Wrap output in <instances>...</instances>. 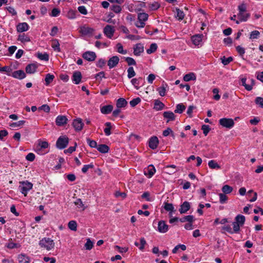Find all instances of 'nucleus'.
<instances>
[{
	"instance_id": "obj_1",
	"label": "nucleus",
	"mask_w": 263,
	"mask_h": 263,
	"mask_svg": "<svg viewBox=\"0 0 263 263\" xmlns=\"http://www.w3.org/2000/svg\"><path fill=\"white\" fill-rule=\"evenodd\" d=\"M238 13L237 14L238 18L241 21L246 22L250 16V14L246 13L247 5L244 3H242L238 6Z\"/></svg>"
},
{
	"instance_id": "obj_2",
	"label": "nucleus",
	"mask_w": 263,
	"mask_h": 263,
	"mask_svg": "<svg viewBox=\"0 0 263 263\" xmlns=\"http://www.w3.org/2000/svg\"><path fill=\"white\" fill-rule=\"evenodd\" d=\"M39 245L41 248H44L49 251L54 248V242L51 238L44 237L39 241Z\"/></svg>"
},
{
	"instance_id": "obj_3",
	"label": "nucleus",
	"mask_w": 263,
	"mask_h": 263,
	"mask_svg": "<svg viewBox=\"0 0 263 263\" xmlns=\"http://www.w3.org/2000/svg\"><path fill=\"white\" fill-rule=\"evenodd\" d=\"M20 184L19 190L25 196H26L28 192L32 189L33 184L28 181H21L20 182Z\"/></svg>"
},
{
	"instance_id": "obj_4",
	"label": "nucleus",
	"mask_w": 263,
	"mask_h": 263,
	"mask_svg": "<svg viewBox=\"0 0 263 263\" xmlns=\"http://www.w3.org/2000/svg\"><path fill=\"white\" fill-rule=\"evenodd\" d=\"M69 143V139L66 136H60L57 140L56 142L57 147L62 149L67 147Z\"/></svg>"
},
{
	"instance_id": "obj_5",
	"label": "nucleus",
	"mask_w": 263,
	"mask_h": 263,
	"mask_svg": "<svg viewBox=\"0 0 263 263\" xmlns=\"http://www.w3.org/2000/svg\"><path fill=\"white\" fill-rule=\"evenodd\" d=\"M219 123L222 126L229 129L232 128L234 125L233 120L230 118H221L219 120Z\"/></svg>"
},
{
	"instance_id": "obj_6",
	"label": "nucleus",
	"mask_w": 263,
	"mask_h": 263,
	"mask_svg": "<svg viewBox=\"0 0 263 263\" xmlns=\"http://www.w3.org/2000/svg\"><path fill=\"white\" fill-rule=\"evenodd\" d=\"M115 30L114 26L107 25L103 29L104 34L109 39H111L114 35Z\"/></svg>"
},
{
	"instance_id": "obj_7",
	"label": "nucleus",
	"mask_w": 263,
	"mask_h": 263,
	"mask_svg": "<svg viewBox=\"0 0 263 263\" xmlns=\"http://www.w3.org/2000/svg\"><path fill=\"white\" fill-rule=\"evenodd\" d=\"M82 57L88 61L92 62L95 60L97 55L95 52L88 51L83 53Z\"/></svg>"
},
{
	"instance_id": "obj_8",
	"label": "nucleus",
	"mask_w": 263,
	"mask_h": 263,
	"mask_svg": "<svg viewBox=\"0 0 263 263\" xmlns=\"http://www.w3.org/2000/svg\"><path fill=\"white\" fill-rule=\"evenodd\" d=\"M72 125L76 131H81L84 126L82 120L80 118L74 119L72 122Z\"/></svg>"
},
{
	"instance_id": "obj_9",
	"label": "nucleus",
	"mask_w": 263,
	"mask_h": 263,
	"mask_svg": "<svg viewBox=\"0 0 263 263\" xmlns=\"http://www.w3.org/2000/svg\"><path fill=\"white\" fill-rule=\"evenodd\" d=\"M168 230V226L164 220H160L158 223V231L161 233H165Z\"/></svg>"
},
{
	"instance_id": "obj_10",
	"label": "nucleus",
	"mask_w": 263,
	"mask_h": 263,
	"mask_svg": "<svg viewBox=\"0 0 263 263\" xmlns=\"http://www.w3.org/2000/svg\"><path fill=\"white\" fill-rule=\"evenodd\" d=\"M119 60V58L118 56H113L108 61L107 65L110 69H111L118 64Z\"/></svg>"
},
{
	"instance_id": "obj_11",
	"label": "nucleus",
	"mask_w": 263,
	"mask_h": 263,
	"mask_svg": "<svg viewBox=\"0 0 263 263\" xmlns=\"http://www.w3.org/2000/svg\"><path fill=\"white\" fill-rule=\"evenodd\" d=\"M68 119L65 116L59 115L55 119V123L58 126H61L67 124Z\"/></svg>"
},
{
	"instance_id": "obj_12",
	"label": "nucleus",
	"mask_w": 263,
	"mask_h": 263,
	"mask_svg": "<svg viewBox=\"0 0 263 263\" xmlns=\"http://www.w3.org/2000/svg\"><path fill=\"white\" fill-rule=\"evenodd\" d=\"M82 78V74L80 71H74L72 77V82L76 84H79L81 81Z\"/></svg>"
},
{
	"instance_id": "obj_13",
	"label": "nucleus",
	"mask_w": 263,
	"mask_h": 263,
	"mask_svg": "<svg viewBox=\"0 0 263 263\" xmlns=\"http://www.w3.org/2000/svg\"><path fill=\"white\" fill-rule=\"evenodd\" d=\"M191 208V204L188 201H184L181 204L179 211L180 214L186 213Z\"/></svg>"
},
{
	"instance_id": "obj_14",
	"label": "nucleus",
	"mask_w": 263,
	"mask_h": 263,
	"mask_svg": "<svg viewBox=\"0 0 263 263\" xmlns=\"http://www.w3.org/2000/svg\"><path fill=\"white\" fill-rule=\"evenodd\" d=\"M93 31V28L85 26L81 27L80 30V32L84 35H91Z\"/></svg>"
},
{
	"instance_id": "obj_15",
	"label": "nucleus",
	"mask_w": 263,
	"mask_h": 263,
	"mask_svg": "<svg viewBox=\"0 0 263 263\" xmlns=\"http://www.w3.org/2000/svg\"><path fill=\"white\" fill-rule=\"evenodd\" d=\"M37 65L35 63L29 64L27 65L25 68V70L27 73L33 74L34 73L36 69L37 68Z\"/></svg>"
},
{
	"instance_id": "obj_16",
	"label": "nucleus",
	"mask_w": 263,
	"mask_h": 263,
	"mask_svg": "<svg viewBox=\"0 0 263 263\" xmlns=\"http://www.w3.org/2000/svg\"><path fill=\"white\" fill-rule=\"evenodd\" d=\"M158 143V138L156 136H153L149 139L148 145L151 148L155 149L157 147Z\"/></svg>"
},
{
	"instance_id": "obj_17",
	"label": "nucleus",
	"mask_w": 263,
	"mask_h": 263,
	"mask_svg": "<svg viewBox=\"0 0 263 263\" xmlns=\"http://www.w3.org/2000/svg\"><path fill=\"white\" fill-rule=\"evenodd\" d=\"M203 35L202 34H197L192 36L191 39L193 43L197 46L199 45L202 42Z\"/></svg>"
},
{
	"instance_id": "obj_18",
	"label": "nucleus",
	"mask_w": 263,
	"mask_h": 263,
	"mask_svg": "<svg viewBox=\"0 0 263 263\" xmlns=\"http://www.w3.org/2000/svg\"><path fill=\"white\" fill-rule=\"evenodd\" d=\"M144 51V46L141 43H138L134 47V53L135 55L138 56Z\"/></svg>"
},
{
	"instance_id": "obj_19",
	"label": "nucleus",
	"mask_w": 263,
	"mask_h": 263,
	"mask_svg": "<svg viewBox=\"0 0 263 263\" xmlns=\"http://www.w3.org/2000/svg\"><path fill=\"white\" fill-rule=\"evenodd\" d=\"M163 117L164 118L167 119L166 122L168 123L170 121H174L175 120V114L171 111H164L163 112Z\"/></svg>"
},
{
	"instance_id": "obj_20",
	"label": "nucleus",
	"mask_w": 263,
	"mask_h": 263,
	"mask_svg": "<svg viewBox=\"0 0 263 263\" xmlns=\"http://www.w3.org/2000/svg\"><path fill=\"white\" fill-rule=\"evenodd\" d=\"M29 27L27 23H20L16 26V30L18 32H23L27 31Z\"/></svg>"
},
{
	"instance_id": "obj_21",
	"label": "nucleus",
	"mask_w": 263,
	"mask_h": 263,
	"mask_svg": "<svg viewBox=\"0 0 263 263\" xmlns=\"http://www.w3.org/2000/svg\"><path fill=\"white\" fill-rule=\"evenodd\" d=\"M165 107V105L163 103L161 102L159 100H155L154 101V109L156 111H160L164 109Z\"/></svg>"
},
{
	"instance_id": "obj_22",
	"label": "nucleus",
	"mask_w": 263,
	"mask_h": 263,
	"mask_svg": "<svg viewBox=\"0 0 263 263\" xmlns=\"http://www.w3.org/2000/svg\"><path fill=\"white\" fill-rule=\"evenodd\" d=\"M12 76L15 78L21 80L26 77V74L23 70H19L14 71L12 73Z\"/></svg>"
},
{
	"instance_id": "obj_23",
	"label": "nucleus",
	"mask_w": 263,
	"mask_h": 263,
	"mask_svg": "<svg viewBox=\"0 0 263 263\" xmlns=\"http://www.w3.org/2000/svg\"><path fill=\"white\" fill-rule=\"evenodd\" d=\"M167 87V85L164 82H163L162 86L157 89V90L158 91V93L160 96L163 97L165 95L166 88Z\"/></svg>"
},
{
	"instance_id": "obj_24",
	"label": "nucleus",
	"mask_w": 263,
	"mask_h": 263,
	"mask_svg": "<svg viewBox=\"0 0 263 263\" xmlns=\"http://www.w3.org/2000/svg\"><path fill=\"white\" fill-rule=\"evenodd\" d=\"M142 81H144L142 77H139L138 78H134L131 80V83L135 86L137 90L139 89V85Z\"/></svg>"
},
{
	"instance_id": "obj_25",
	"label": "nucleus",
	"mask_w": 263,
	"mask_h": 263,
	"mask_svg": "<svg viewBox=\"0 0 263 263\" xmlns=\"http://www.w3.org/2000/svg\"><path fill=\"white\" fill-rule=\"evenodd\" d=\"M17 258L20 263H29L30 261V258L23 254H20Z\"/></svg>"
},
{
	"instance_id": "obj_26",
	"label": "nucleus",
	"mask_w": 263,
	"mask_h": 263,
	"mask_svg": "<svg viewBox=\"0 0 263 263\" xmlns=\"http://www.w3.org/2000/svg\"><path fill=\"white\" fill-rule=\"evenodd\" d=\"M155 172V168L153 165H149L147 168L144 171L145 174L148 175L149 178L152 177Z\"/></svg>"
},
{
	"instance_id": "obj_27",
	"label": "nucleus",
	"mask_w": 263,
	"mask_h": 263,
	"mask_svg": "<svg viewBox=\"0 0 263 263\" xmlns=\"http://www.w3.org/2000/svg\"><path fill=\"white\" fill-rule=\"evenodd\" d=\"M113 109V106L111 105L103 106L101 108V112L103 114H108L110 113Z\"/></svg>"
},
{
	"instance_id": "obj_28",
	"label": "nucleus",
	"mask_w": 263,
	"mask_h": 263,
	"mask_svg": "<svg viewBox=\"0 0 263 263\" xmlns=\"http://www.w3.org/2000/svg\"><path fill=\"white\" fill-rule=\"evenodd\" d=\"M177 166L175 165H169L165 166L166 172L168 174H173L177 172Z\"/></svg>"
},
{
	"instance_id": "obj_29",
	"label": "nucleus",
	"mask_w": 263,
	"mask_h": 263,
	"mask_svg": "<svg viewBox=\"0 0 263 263\" xmlns=\"http://www.w3.org/2000/svg\"><path fill=\"white\" fill-rule=\"evenodd\" d=\"M127 102L124 98H121L117 100L116 106L117 108L124 107L126 106Z\"/></svg>"
},
{
	"instance_id": "obj_30",
	"label": "nucleus",
	"mask_w": 263,
	"mask_h": 263,
	"mask_svg": "<svg viewBox=\"0 0 263 263\" xmlns=\"http://www.w3.org/2000/svg\"><path fill=\"white\" fill-rule=\"evenodd\" d=\"M97 149L102 153H107L108 152L109 148L106 144H100L98 145Z\"/></svg>"
},
{
	"instance_id": "obj_31",
	"label": "nucleus",
	"mask_w": 263,
	"mask_h": 263,
	"mask_svg": "<svg viewBox=\"0 0 263 263\" xmlns=\"http://www.w3.org/2000/svg\"><path fill=\"white\" fill-rule=\"evenodd\" d=\"M235 220L236 222L242 226L245 223L246 218L243 215L239 214L236 216Z\"/></svg>"
},
{
	"instance_id": "obj_32",
	"label": "nucleus",
	"mask_w": 263,
	"mask_h": 263,
	"mask_svg": "<svg viewBox=\"0 0 263 263\" xmlns=\"http://www.w3.org/2000/svg\"><path fill=\"white\" fill-rule=\"evenodd\" d=\"M17 40L22 43L29 42L30 41V37L25 33L20 34L18 36Z\"/></svg>"
},
{
	"instance_id": "obj_33",
	"label": "nucleus",
	"mask_w": 263,
	"mask_h": 263,
	"mask_svg": "<svg viewBox=\"0 0 263 263\" xmlns=\"http://www.w3.org/2000/svg\"><path fill=\"white\" fill-rule=\"evenodd\" d=\"M185 106L182 103L178 104L176 106V109L174 111L175 113L182 114L183 111L185 109Z\"/></svg>"
},
{
	"instance_id": "obj_34",
	"label": "nucleus",
	"mask_w": 263,
	"mask_h": 263,
	"mask_svg": "<svg viewBox=\"0 0 263 263\" xmlns=\"http://www.w3.org/2000/svg\"><path fill=\"white\" fill-rule=\"evenodd\" d=\"M196 76L193 72L187 73V74H185L183 77L184 81H185L186 82H189L191 80H196Z\"/></svg>"
},
{
	"instance_id": "obj_35",
	"label": "nucleus",
	"mask_w": 263,
	"mask_h": 263,
	"mask_svg": "<svg viewBox=\"0 0 263 263\" xmlns=\"http://www.w3.org/2000/svg\"><path fill=\"white\" fill-rule=\"evenodd\" d=\"M54 76L50 73H48L46 75L45 78V85H49L53 80Z\"/></svg>"
},
{
	"instance_id": "obj_36",
	"label": "nucleus",
	"mask_w": 263,
	"mask_h": 263,
	"mask_svg": "<svg viewBox=\"0 0 263 263\" xmlns=\"http://www.w3.org/2000/svg\"><path fill=\"white\" fill-rule=\"evenodd\" d=\"M74 204L77 206L78 208L80 209L82 211H84L86 209V207L83 204L82 200L80 198L77 199L74 201Z\"/></svg>"
},
{
	"instance_id": "obj_37",
	"label": "nucleus",
	"mask_w": 263,
	"mask_h": 263,
	"mask_svg": "<svg viewBox=\"0 0 263 263\" xmlns=\"http://www.w3.org/2000/svg\"><path fill=\"white\" fill-rule=\"evenodd\" d=\"M148 15L146 13H139L138 14V20L140 21L145 22L148 20Z\"/></svg>"
},
{
	"instance_id": "obj_38",
	"label": "nucleus",
	"mask_w": 263,
	"mask_h": 263,
	"mask_svg": "<svg viewBox=\"0 0 263 263\" xmlns=\"http://www.w3.org/2000/svg\"><path fill=\"white\" fill-rule=\"evenodd\" d=\"M209 166L212 169H220V166L214 160H212L208 162Z\"/></svg>"
},
{
	"instance_id": "obj_39",
	"label": "nucleus",
	"mask_w": 263,
	"mask_h": 263,
	"mask_svg": "<svg viewBox=\"0 0 263 263\" xmlns=\"http://www.w3.org/2000/svg\"><path fill=\"white\" fill-rule=\"evenodd\" d=\"M51 47L53 50L57 52L60 51V44L58 40H53L52 41Z\"/></svg>"
},
{
	"instance_id": "obj_40",
	"label": "nucleus",
	"mask_w": 263,
	"mask_h": 263,
	"mask_svg": "<svg viewBox=\"0 0 263 263\" xmlns=\"http://www.w3.org/2000/svg\"><path fill=\"white\" fill-rule=\"evenodd\" d=\"M48 143L46 141H40L36 146L37 150H41L42 148H46L48 147Z\"/></svg>"
},
{
	"instance_id": "obj_41",
	"label": "nucleus",
	"mask_w": 263,
	"mask_h": 263,
	"mask_svg": "<svg viewBox=\"0 0 263 263\" xmlns=\"http://www.w3.org/2000/svg\"><path fill=\"white\" fill-rule=\"evenodd\" d=\"M105 125L106 127L104 128V132L105 135L108 136L111 135V124L110 122H106Z\"/></svg>"
},
{
	"instance_id": "obj_42",
	"label": "nucleus",
	"mask_w": 263,
	"mask_h": 263,
	"mask_svg": "<svg viewBox=\"0 0 263 263\" xmlns=\"http://www.w3.org/2000/svg\"><path fill=\"white\" fill-rule=\"evenodd\" d=\"M37 57L41 60L48 61L49 60V55L47 53H37Z\"/></svg>"
},
{
	"instance_id": "obj_43",
	"label": "nucleus",
	"mask_w": 263,
	"mask_h": 263,
	"mask_svg": "<svg viewBox=\"0 0 263 263\" xmlns=\"http://www.w3.org/2000/svg\"><path fill=\"white\" fill-rule=\"evenodd\" d=\"M176 17L177 18L178 20H182L184 18V13L183 11L181 10L179 8H176Z\"/></svg>"
},
{
	"instance_id": "obj_44",
	"label": "nucleus",
	"mask_w": 263,
	"mask_h": 263,
	"mask_svg": "<svg viewBox=\"0 0 263 263\" xmlns=\"http://www.w3.org/2000/svg\"><path fill=\"white\" fill-rule=\"evenodd\" d=\"M221 190L223 194H228L233 191V188L229 185H224L222 186Z\"/></svg>"
},
{
	"instance_id": "obj_45",
	"label": "nucleus",
	"mask_w": 263,
	"mask_h": 263,
	"mask_svg": "<svg viewBox=\"0 0 263 263\" xmlns=\"http://www.w3.org/2000/svg\"><path fill=\"white\" fill-rule=\"evenodd\" d=\"M68 227L72 231H76L77 229V223L74 220H71L68 222Z\"/></svg>"
},
{
	"instance_id": "obj_46",
	"label": "nucleus",
	"mask_w": 263,
	"mask_h": 263,
	"mask_svg": "<svg viewBox=\"0 0 263 263\" xmlns=\"http://www.w3.org/2000/svg\"><path fill=\"white\" fill-rule=\"evenodd\" d=\"M179 220L181 222H184L185 221L192 222L194 220V216L193 215H187L180 218Z\"/></svg>"
},
{
	"instance_id": "obj_47",
	"label": "nucleus",
	"mask_w": 263,
	"mask_h": 263,
	"mask_svg": "<svg viewBox=\"0 0 263 263\" xmlns=\"http://www.w3.org/2000/svg\"><path fill=\"white\" fill-rule=\"evenodd\" d=\"M232 226L233 227L232 229L233 234L239 233L240 231V227H241V226L237 223V222H236L235 221L232 223Z\"/></svg>"
},
{
	"instance_id": "obj_48",
	"label": "nucleus",
	"mask_w": 263,
	"mask_h": 263,
	"mask_svg": "<svg viewBox=\"0 0 263 263\" xmlns=\"http://www.w3.org/2000/svg\"><path fill=\"white\" fill-rule=\"evenodd\" d=\"M157 48V45L156 43H153L150 45L149 48L146 50V52L148 54H151L154 52Z\"/></svg>"
},
{
	"instance_id": "obj_49",
	"label": "nucleus",
	"mask_w": 263,
	"mask_h": 263,
	"mask_svg": "<svg viewBox=\"0 0 263 263\" xmlns=\"http://www.w3.org/2000/svg\"><path fill=\"white\" fill-rule=\"evenodd\" d=\"M181 249L182 251H184L186 249V247L184 245L179 244L177 245L172 250L173 253H176L178 249Z\"/></svg>"
},
{
	"instance_id": "obj_50",
	"label": "nucleus",
	"mask_w": 263,
	"mask_h": 263,
	"mask_svg": "<svg viewBox=\"0 0 263 263\" xmlns=\"http://www.w3.org/2000/svg\"><path fill=\"white\" fill-rule=\"evenodd\" d=\"M136 76V72L134 69L133 67H129L127 69V77L128 79H131L132 78L135 77Z\"/></svg>"
},
{
	"instance_id": "obj_51",
	"label": "nucleus",
	"mask_w": 263,
	"mask_h": 263,
	"mask_svg": "<svg viewBox=\"0 0 263 263\" xmlns=\"http://www.w3.org/2000/svg\"><path fill=\"white\" fill-rule=\"evenodd\" d=\"M25 121L24 120H21L16 122H13L9 124L10 126L12 128H15L17 127H20L24 124Z\"/></svg>"
},
{
	"instance_id": "obj_52",
	"label": "nucleus",
	"mask_w": 263,
	"mask_h": 263,
	"mask_svg": "<svg viewBox=\"0 0 263 263\" xmlns=\"http://www.w3.org/2000/svg\"><path fill=\"white\" fill-rule=\"evenodd\" d=\"M221 60L222 63L223 65H227L229 64L232 61L233 58L231 57L226 58L224 56H223V57H222L221 58Z\"/></svg>"
},
{
	"instance_id": "obj_53",
	"label": "nucleus",
	"mask_w": 263,
	"mask_h": 263,
	"mask_svg": "<svg viewBox=\"0 0 263 263\" xmlns=\"http://www.w3.org/2000/svg\"><path fill=\"white\" fill-rule=\"evenodd\" d=\"M117 48V51L121 54H125L127 53V50H124L123 46L121 43H118L116 45Z\"/></svg>"
},
{
	"instance_id": "obj_54",
	"label": "nucleus",
	"mask_w": 263,
	"mask_h": 263,
	"mask_svg": "<svg viewBox=\"0 0 263 263\" xmlns=\"http://www.w3.org/2000/svg\"><path fill=\"white\" fill-rule=\"evenodd\" d=\"M246 81L247 79L246 78H243L241 79L242 85L245 87V89L248 91H250L252 90V86L249 84H247Z\"/></svg>"
},
{
	"instance_id": "obj_55",
	"label": "nucleus",
	"mask_w": 263,
	"mask_h": 263,
	"mask_svg": "<svg viewBox=\"0 0 263 263\" xmlns=\"http://www.w3.org/2000/svg\"><path fill=\"white\" fill-rule=\"evenodd\" d=\"M219 202L221 204L226 203L228 199V197L225 194L220 193L219 194Z\"/></svg>"
},
{
	"instance_id": "obj_56",
	"label": "nucleus",
	"mask_w": 263,
	"mask_h": 263,
	"mask_svg": "<svg viewBox=\"0 0 263 263\" xmlns=\"http://www.w3.org/2000/svg\"><path fill=\"white\" fill-rule=\"evenodd\" d=\"M164 209L167 211L173 212L174 211V208L173 204L165 202Z\"/></svg>"
},
{
	"instance_id": "obj_57",
	"label": "nucleus",
	"mask_w": 263,
	"mask_h": 263,
	"mask_svg": "<svg viewBox=\"0 0 263 263\" xmlns=\"http://www.w3.org/2000/svg\"><path fill=\"white\" fill-rule=\"evenodd\" d=\"M260 35V32L257 30H254L250 33V39H256Z\"/></svg>"
},
{
	"instance_id": "obj_58",
	"label": "nucleus",
	"mask_w": 263,
	"mask_h": 263,
	"mask_svg": "<svg viewBox=\"0 0 263 263\" xmlns=\"http://www.w3.org/2000/svg\"><path fill=\"white\" fill-rule=\"evenodd\" d=\"M61 11L59 8H54L50 13V15L52 17H57L60 15Z\"/></svg>"
},
{
	"instance_id": "obj_59",
	"label": "nucleus",
	"mask_w": 263,
	"mask_h": 263,
	"mask_svg": "<svg viewBox=\"0 0 263 263\" xmlns=\"http://www.w3.org/2000/svg\"><path fill=\"white\" fill-rule=\"evenodd\" d=\"M141 102V99L139 97L132 100L129 104L132 107H135Z\"/></svg>"
},
{
	"instance_id": "obj_60",
	"label": "nucleus",
	"mask_w": 263,
	"mask_h": 263,
	"mask_svg": "<svg viewBox=\"0 0 263 263\" xmlns=\"http://www.w3.org/2000/svg\"><path fill=\"white\" fill-rule=\"evenodd\" d=\"M110 9L116 13H119L121 12L122 8L119 5H114L110 7Z\"/></svg>"
},
{
	"instance_id": "obj_61",
	"label": "nucleus",
	"mask_w": 263,
	"mask_h": 263,
	"mask_svg": "<svg viewBox=\"0 0 263 263\" xmlns=\"http://www.w3.org/2000/svg\"><path fill=\"white\" fill-rule=\"evenodd\" d=\"M125 58V61L127 63L128 65H136V62L135 60L130 57H126Z\"/></svg>"
},
{
	"instance_id": "obj_62",
	"label": "nucleus",
	"mask_w": 263,
	"mask_h": 263,
	"mask_svg": "<svg viewBox=\"0 0 263 263\" xmlns=\"http://www.w3.org/2000/svg\"><path fill=\"white\" fill-rule=\"evenodd\" d=\"M93 247V242L89 238L87 239V241L85 244V248L86 250H90Z\"/></svg>"
},
{
	"instance_id": "obj_63",
	"label": "nucleus",
	"mask_w": 263,
	"mask_h": 263,
	"mask_svg": "<svg viewBox=\"0 0 263 263\" xmlns=\"http://www.w3.org/2000/svg\"><path fill=\"white\" fill-rule=\"evenodd\" d=\"M87 142L90 147L96 148L98 147L97 142L95 140H90L89 138L87 139Z\"/></svg>"
},
{
	"instance_id": "obj_64",
	"label": "nucleus",
	"mask_w": 263,
	"mask_h": 263,
	"mask_svg": "<svg viewBox=\"0 0 263 263\" xmlns=\"http://www.w3.org/2000/svg\"><path fill=\"white\" fill-rule=\"evenodd\" d=\"M255 103L263 108V98L257 97L255 100Z\"/></svg>"
}]
</instances>
